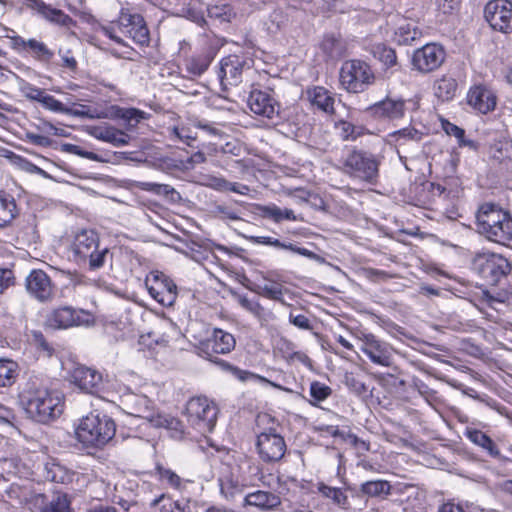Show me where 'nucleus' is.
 I'll return each instance as SVG.
<instances>
[{
	"mask_svg": "<svg viewBox=\"0 0 512 512\" xmlns=\"http://www.w3.org/2000/svg\"><path fill=\"white\" fill-rule=\"evenodd\" d=\"M171 135H173L178 140L185 142L187 145H191L193 141H195L196 136L192 135L189 128L186 127H173L170 129Z\"/></svg>",
	"mask_w": 512,
	"mask_h": 512,
	"instance_id": "obj_57",
	"label": "nucleus"
},
{
	"mask_svg": "<svg viewBox=\"0 0 512 512\" xmlns=\"http://www.w3.org/2000/svg\"><path fill=\"white\" fill-rule=\"evenodd\" d=\"M15 276L11 269L0 268V294L4 293L9 287L14 286Z\"/></svg>",
	"mask_w": 512,
	"mask_h": 512,
	"instance_id": "obj_56",
	"label": "nucleus"
},
{
	"mask_svg": "<svg viewBox=\"0 0 512 512\" xmlns=\"http://www.w3.org/2000/svg\"><path fill=\"white\" fill-rule=\"evenodd\" d=\"M456 90L457 82L452 77L443 76L434 84V94L442 101L451 100L455 96Z\"/></svg>",
	"mask_w": 512,
	"mask_h": 512,
	"instance_id": "obj_37",
	"label": "nucleus"
},
{
	"mask_svg": "<svg viewBox=\"0 0 512 512\" xmlns=\"http://www.w3.org/2000/svg\"><path fill=\"white\" fill-rule=\"evenodd\" d=\"M75 447L94 456L96 454V415L92 412L81 418L75 429Z\"/></svg>",
	"mask_w": 512,
	"mask_h": 512,
	"instance_id": "obj_15",
	"label": "nucleus"
},
{
	"mask_svg": "<svg viewBox=\"0 0 512 512\" xmlns=\"http://www.w3.org/2000/svg\"><path fill=\"white\" fill-rule=\"evenodd\" d=\"M19 397L27 416L41 424L55 421L64 411L63 393L47 388L36 378L26 383Z\"/></svg>",
	"mask_w": 512,
	"mask_h": 512,
	"instance_id": "obj_1",
	"label": "nucleus"
},
{
	"mask_svg": "<svg viewBox=\"0 0 512 512\" xmlns=\"http://www.w3.org/2000/svg\"><path fill=\"white\" fill-rule=\"evenodd\" d=\"M13 48L19 52H29L31 55L41 61H50L54 53L47 45L36 39H24L21 36H14L11 38Z\"/></svg>",
	"mask_w": 512,
	"mask_h": 512,
	"instance_id": "obj_25",
	"label": "nucleus"
},
{
	"mask_svg": "<svg viewBox=\"0 0 512 512\" xmlns=\"http://www.w3.org/2000/svg\"><path fill=\"white\" fill-rule=\"evenodd\" d=\"M464 435L475 445L485 449L488 454L492 457L498 458L500 460H507V458L503 457L500 454L499 449L497 448L494 441L486 435L484 432L467 427L465 429Z\"/></svg>",
	"mask_w": 512,
	"mask_h": 512,
	"instance_id": "obj_31",
	"label": "nucleus"
},
{
	"mask_svg": "<svg viewBox=\"0 0 512 512\" xmlns=\"http://www.w3.org/2000/svg\"><path fill=\"white\" fill-rule=\"evenodd\" d=\"M477 230L488 240L505 244L512 240V218L510 214L494 204H483L476 215Z\"/></svg>",
	"mask_w": 512,
	"mask_h": 512,
	"instance_id": "obj_3",
	"label": "nucleus"
},
{
	"mask_svg": "<svg viewBox=\"0 0 512 512\" xmlns=\"http://www.w3.org/2000/svg\"><path fill=\"white\" fill-rule=\"evenodd\" d=\"M317 489L322 496L331 499L338 507L342 509H348L350 507L348 496L341 488L331 487L324 483H318Z\"/></svg>",
	"mask_w": 512,
	"mask_h": 512,
	"instance_id": "obj_38",
	"label": "nucleus"
},
{
	"mask_svg": "<svg viewBox=\"0 0 512 512\" xmlns=\"http://www.w3.org/2000/svg\"><path fill=\"white\" fill-rule=\"evenodd\" d=\"M467 100L470 106L483 114L493 110L496 105L493 93L483 86L471 88L468 92Z\"/></svg>",
	"mask_w": 512,
	"mask_h": 512,
	"instance_id": "obj_27",
	"label": "nucleus"
},
{
	"mask_svg": "<svg viewBox=\"0 0 512 512\" xmlns=\"http://www.w3.org/2000/svg\"><path fill=\"white\" fill-rule=\"evenodd\" d=\"M124 411L131 416L147 420L151 425L157 417L152 401L145 395L130 393L122 400Z\"/></svg>",
	"mask_w": 512,
	"mask_h": 512,
	"instance_id": "obj_18",
	"label": "nucleus"
},
{
	"mask_svg": "<svg viewBox=\"0 0 512 512\" xmlns=\"http://www.w3.org/2000/svg\"><path fill=\"white\" fill-rule=\"evenodd\" d=\"M157 473L159 475V479L162 482H166L172 488H174L180 492H184L188 486L193 484L192 481L182 479L173 470L168 469V468L158 466Z\"/></svg>",
	"mask_w": 512,
	"mask_h": 512,
	"instance_id": "obj_40",
	"label": "nucleus"
},
{
	"mask_svg": "<svg viewBox=\"0 0 512 512\" xmlns=\"http://www.w3.org/2000/svg\"><path fill=\"white\" fill-rule=\"evenodd\" d=\"M213 58L214 54L212 53V51H206L198 55H195L187 60V71L193 75L199 76L208 69Z\"/></svg>",
	"mask_w": 512,
	"mask_h": 512,
	"instance_id": "obj_36",
	"label": "nucleus"
},
{
	"mask_svg": "<svg viewBox=\"0 0 512 512\" xmlns=\"http://www.w3.org/2000/svg\"><path fill=\"white\" fill-rule=\"evenodd\" d=\"M17 215L15 199L10 194L0 191V228L9 225Z\"/></svg>",
	"mask_w": 512,
	"mask_h": 512,
	"instance_id": "obj_33",
	"label": "nucleus"
},
{
	"mask_svg": "<svg viewBox=\"0 0 512 512\" xmlns=\"http://www.w3.org/2000/svg\"><path fill=\"white\" fill-rule=\"evenodd\" d=\"M472 266L487 285H497L511 269L506 258L490 252L477 254L473 259Z\"/></svg>",
	"mask_w": 512,
	"mask_h": 512,
	"instance_id": "obj_5",
	"label": "nucleus"
},
{
	"mask_svg": "<svg viewBox=\"0 0 512 512\" xmlns=\"http://www.w3.org/2000/svg\"><path fill=\"white\" fill-rule=\"evenodd\" d=\"M160 512H192L190 498H182L181 500H167L160 507Z\"/></svg>",
	"mask_w": 512,
	"mask_h": 512,
	"instance_id": "obj_50",
	"label": "nucleus"
},
{
	"mask_svg": "<svg viewBox=\"0 0 512 512\" xmlns=\"http://www.w3.org/2000/svg\"><path fill=\"white\" fill-rule=\"evenodd\" d=\"M142 189L153 192L158 195L170 196L176 193L175 189L167 184H158L153 182L142 183Z\"/></svg>",
	"mask_w": 512,
	"mask_h": 512,
	"instance_id": "obj_53",
	"label": "nucleus"
},
{
	"mask_svg": "<svg viewBox=\"0 0 512 512\" xmlns=\"http://www.w3.org/2000/svg\"><path fill=\"white\" fill-rule=\"evenodd\" d=\"M397 145L401 146L406 144L407 141L418 142L422 138V133L413 127H406L398 131L393 132L390 135Z\"/></svg>",
	"mask_w": 512,
	"mask_h": 512,
	"instance_id": "obj_47",
	"label": "nucleus"
},
{
	"mask_svg": "<svg viewBox=\"0 0 512 512\" xmlns=\"http://www.w3.org/2000/svg\"><path fill=\"white\" fill-rule=\"evenodd\" d=\"M26 505L31 512H74L68 495L61 492L51 498L42 493L31 495Z\"/></svg>",
	"mask_w": 512,
	"mask_h": 512,
	"instance_id": "obj_13",
	"label": "nucleus"
},
{
	"mask_svg": "<svg viewBox=\"0 0 512 512\" xmlns=\"http://www.w3.org/2000/svg\"><path fill=\"white\" fill-rule=\"evenodd\" d=\"M243 65V61L236 55H230L221 60L218 77L223 89L241 83Z\"/></svg>",
	"mask_w": 512,
	"mask_h": 512,
	"instance_id": "obj_21",
	"label": "nucleus"
},
{
	"mask_svg": "<svg viewBox=\"0 0 512 512\" xmlns=\"http://www.w3.org/2000/svg\"><path fill=\"white\" fill-rule=\"evenodd\" d=\"M186 414L190 425L201 434H206L215 427L218 409L206 397H195L187 402Z\"/></svg>",
	"mask_w": 512,
	"mask_h": 512,
	"instance_id": "obj_6",
	"label": "nucleus"
},
{
	"mask_svg": "<svg viewBox=\"0 0 512 512\" xmlns=\"http://www.w3.org/2000/svg\"><path fill=\"white\" fill-rule=\"evenodd\" d=\"M243 505L255 507L261 511H274L281 505V497L270 491L255 490L246 494Z\"/></svg>",
	"mask_w": 512,
	"mask_h": 512,
	"instance_id": "obj_26",
	"label": "nucleus"
},
{
	"mask_svg": "<svg viewBox=\"0 0 512 512\" xmlns=\"http://www.w3.org/2000/svg\"><path fill=\"white\" fill-rule=\"evenodd\" d=\"M102 95L108 98V101L117 100L119 92L116 85L113 83H106L104 80H98V96Z\"/></svg>",
	"mask_w": 512,
	"mask_h": 512,
	"instance_id": "obj_55",
	"label": "nucleus"
},
{
	"mask_svg": "<svg viewBox=\"0 0 512 512\" xmlns=\"http://www.w3.org/2000/svg\"><path fill=\"white\" fill-rule=\"evenodd\" d=\"M489 155L492 159L498 162L512 160V141H495L489 148Z\"/></svg>",
	"mask_w": 512,
	"mask_h": 512,
	"instance_id": "obj_42",
	"label": "nucleus"
},
{
	"mask_svg": "<svg viewBox=\"0 0 512 512\" xmlns=\"http://www.w3.org/2000/svg\"><path fill=\"white\" fill-rule=\"evenodd\" d=\"M289 321H290V323H292L294 326L298 327L299 329L312 330V328H313L308 317H306L305 315H302V314L294 315L293 313H290Z\"/></svg>",
	"mask_w": 512,
	"mask_h": 512,
	"instance_id": "obj_62",
	"label": "nucleus"
},
{
	"mask_svg": "<svg viewBox=\"0 0 512 512\" xmlns=\"http://www.w3.org/2000/svg\"><path fill=\"white\" fill-rule=\"evenodd\" d=\"M336 128L340 131V135L344 140H355L360 136V127H356L352 123L339 119Z\"/></svg>",
	"mask_w": 512,
	"mask_h": 512,
	"instance_id": "obj_51",
	"label": "nucleus"
},
{
	"mask_svg": "<svg viewBox=\"0 0 512 512\" xmlns=\"http://www.w3.org/2000/svg\"><path fill=\"white\" fill-rule=\"evenodd\" d=\"M148 114L142 110L136 108H120L116 105H109L100 107L98 105V119L109 118V119H122L126 124L127 130H132L144 119Z\"/></svg>",
	"mask_w": 512,
	"mask_h": 512,
	"instance_id": "obj_19",
	"label": "nucleus"
},
{
	"mask_svg": "<svg viewBox=\"0 0 512 512\" xmlns=\"http://www.w3.org/2000/svg\"><path fill=\"white\" fill-rule=\"evenodd\" d=\"M26 138L31 144L36 146L48 147L51 145V140L45 135L27 132Z\"/></svg>",
	"mask_w": 512,
	"mask_h": 512,
	"instance_id": "obj_64",
	"label": "nucleus"
},
{
	"mask_svg": "<svg viewBox=\"0 0 512 512\" xmlns=\"http://www.w3.org/2000/svg\"><path fill=\"white\" fill-rule=\"evenodd\" d=\"M361 351L375 364L389 367L392 364V348L374 335H365L360 347Z\"/></svg>",
	"mask_w": 512,
	"mask_h": 512,
	"instance_id": "obj_16",
	"label": "nucleus"
},
{
	"mask_svg": "<svg viewBox=\"0 0 512 512\" xmlns=\"http://www.w3.org/2000/svg\"><path fill=\"white\" fill-rule=\"evenodd\" d=\"M396 35L401 44H410L421 36V31L412 23H403L397 30Z\"/></svg>",
	"mask_w": 512,
	"mask_h": 512,
	"instance_id": "obj_45",
	"label": "nucleus"
},
{
	"mask_svg": "<svg viewBox=\"0 0 512 512\" xmlns=\"http://www.w3.org/2000/svg\"><path fill=\"white\" fill-rule=\"evenodd\" d=\"M26 4L28 8L37 11L39 15L51 23L67 28L73 24V19L69 15L46 4L43 0H26Z\"/></svg>",
	"mask_w": 512,
	"mask_h": 512,
	"instance_id": "obj_24",
	"label": "nucleus"
},
{
	"mask_svg": "<svg viewBox=\"0 0 512 512\" xmlns=\"http://www.w3.org/2000/svg\"><path fill=\"white\" fill-rule=\"evenodd\" d=\"M235 344L236 341L232 334L225 332L222 329L216 328L214 329L211 338H209L203 344V352L207 355V359L219 365L222 369L231 372V374L240 381L245 382L253 380L256 382L269 384L279 389L281 388L280 385L271 382L263 376L242 370L213 355L230 353L235 348Z\"/></svg>",
	"mask_w": 512,
	"mask_h": 512,
	"instance_id": "obj_2",
	"label": "nucleus"
},
{
	"mask_svg": "<svg viewBox=\"0 0 512 512\" xmlns=\"http://www.w3.org/2000/svg\"><path fill=\"white\" fill-rule=\"evenodd\" d=\"M307 95L313 106L327 114H335V98L327 89L322 86H315L307 90Z\"/></svg>",
	"mask_w": 512,
	"mask_h": 512,
	"instance_id": "obj_30",
	"label": "nucleus"
},
{
	"mask_svg": "<svg viewBox=\"0 0 512 512\" xmlns=\"http://www.w3.org/2000/svg\"><path fill=\"white\" fill-rule=\"evenodd\" d=\"M28 294L39 302H46L53 296V285L50 277L40 269L32 270L25 280Z\"/></svg>",
	"mask_w": 512,
	"mask_h": 512,
	"instance_id": "obj_17",
	"label": "nucleus"
},
{
	"mask_svg": "<svg viewBox=\"0 0 512 512\" xmlns=\"http://www.w3.org/2000/svg\"><path fill=\"white\" fill-rule=\"evenodd\" d=\"M152 426L156 428H166L175 439H181L184 435V425L182 422L167 414L157 413V417Z\"/></svg>",
	"mask_w": 512,
	"mask_h": 512,
	"instance_id": "obj_34",
	"label": "nucleus"
},
{
	"mask_svg": "<svg viewBox=\"0 0 512 512\" xmlns=\"http://www.w3.org/2000/svg\"><path fill=\"white\" fill-rule=\"evenodd\" d=\"M332 393V390L329 386L315 381L311 383L310 386V395L317 401H324L327 399Z\"/></svg>",
	"mask_w": 512,
	"mask_h": 512,
	"instance_id": "obj_52",
	"label": "nucleus"
},
{
	"mask_svg": "<svg viewBox=\"0 0 512 512\" xmlns=\"http://www.w3.org/2000/svg\"><path fill=\"white\" fill-rule=\"evenodd\" d=\"M248 239L250 242H252L254 244L273 246L275 248L289 250L291 252L297 253L299 255H302L304 257H307V258H309L311 260H315V261L322 260V258L318 254L314 253L313 251H310L303 247H298L297 245H295L293 243L280 242L276 238H272V237H268V236H249Z\"/></svg>",
	"mask_w": 512,
	"mask_h": 512,
	"instance_id": "obj_29",
	"label": "nucleus"
},
{
	"mask_svg": "<svg viewBox=\"0 0 512 512\" xmlns=\"http://www.w3.org/2000/svg\"><path fill=\"white\" fill-rule=\"evenodd\" d=\"M72 251L78 265L89 264L91 270L96 268V233L94 230H83L73 242Z\"/></svg>",
	"mask_w": 512,
	"mask_h": 512,
	"instance_id": "obj_12",
	"label": "nucleus"
},
{
	"mask_svg": "<svg viewBox=\"0 0 512 512\" xmlns=\"http://www.w3.org/2000/svg\"><path fill=\"white\" fill-rule=\"evenodd\" d=\"M256 449L263 462L272 463L284 457L287 446L283 436L275 428L269 427L258 433Z\"/></svg>",
	"mask_w": 512,
	"mask_h": 512,
	"instance_id": "obj_9",
	"label": "nucleus"
},
{
	"mask_svg": "<svg viewBox=\"0 0 512 512\" xmlns=\"http://www.w3.org/2000/svg\"><path fill=\"white\" fill-rule=\"evenodd\" d=\"M95 370L83 365H77L71 374L72 382L84 393L94 395Z\"/></svg>",
	"mask_w": 512,
	"mask_h": 512,
	"instance_id": "obj_32",
	"label": "nucleus"
},
{
	"mask_svg": "<svg viewBox=\"0 0 512 512\" xmlns=\"http://www.w3.org/2000/svg\"><path fill=\"white\" fill-rule=\"evenodd\" d=\"M375 119H400L405 113V102L401 99L386 98L367 108Z\"/></svg>",
	"mask_w": 512,
	"mask_h": 512,
	"instance_id": "obj_22",
	"label": "nucleus"
},
{
	"mask_svg": "<svg viewBox=\"0 0 512 512\" xmlns=\"http://www.w3.org/2000/svg\"><path fill=\"white\" fill-rule=\"evenodd\" d=\"M157 287H149L150 295L163 305H172L176 299V285L165 275L155 276Z\"/></svg>",
	"mask_w": 512,
	"mask_h": 512,
	"instance_id": "obj_28",
	"label": "nucleus"
},
{
	"mask_svg": "<svg viewBox=\"0 0 512 512\" xmlns=\"http://www.w3.org/2000/svg\"><path fill=\"white\" fill-rule=\"evenodd\" d=\"M59 55L61 57V66L71 71H75L77 68V61L70 50L64 51L59 49Z\"/></svg>",
	"mask_w": 512,
	"mask_h": 512,
	"instance_id": "obj_61",
	"label": "nucleus"
},
{
	"mask_svg": "<svg viewBox=\"0 0 512 512\" xmlns=\"http://www.w3.org/2000/svg\"><path fill=\"white\" fill-rule=\"evenodd\" d=\"M374 80L375 75L371 67L364 61H346L341 67L340 82L348 92H363Z\"/></svg>",
	"mask_w": 512,
	"mask_h": 512,
	"instance_id": "obj_7",
	"label": "nucleus"
},
{
	"mask_svg": "<svg viewBox=\"0 0 512 512\" xmlns=\"http://www.w3.org/2000/svg\"><path fill=\"white\" fill-rule=\"evenodd\" d=\"M17 362L0 358V387H10L15 382L18 376Z\"/></svg>",
	"mask_w": 512,
	"mask_h": 512,
	"instance_id": "obj_39",
	"label": "nucleus"
},
{
	"mask_svg": "<svg viewBox=\"0 0 512 512\" xmlns=\"http://www.w3.org/2000/svg\"><path fill=\"white\" fill-rule=\"evenodd\" d=\"M39 477L45 481L66 484L72 481L73 473L60 461L52 457H44L38 464Z\"/></svg>",
	"mask_w": 512,
	"mask_h": 512,
	"instance_id": "obj_20",
	"label": "nucleus"
},
{
	"mask_svg": "<svg viewBox=\"0 0 512 512\" xmlns=\"http://www.w3.org/2000/svg\"><path fill=\"white\" fill-rule=\"evenodd\" d=\"M445 60L444 49L435 43L426 44L417 49L413 54L414 67L423 73H428L439 68Z\"/></svg>",
	"mask_w": 512,
	"mask_h": 512,
	"instance_id": "obj_14",
	"label": "nucleus"
},
{
	"mask_svg": "<svg viewBox=\"0 0 512 512\" xmlns=\"http://www.w3.org/2000/svg\"><path fill=\"white\" fill-rule=\"evenodd\" d=\"M247 103L250 110L256 115L272 119L278 114L276 101L268 92L252 90Z\"/></svg>",
	"mask_w": 512,
	"mask_h": 512,
	"instance_id": "obj_23",
	"label": "nucleus"
},
{
	"mask_svg": "<svg viewBox=\"0 0 512 512\" xmlns=\"http://www.w3.org/2000/svg\"><path fill=\"white\" fill-rule=\"evenodd\" d=\"M101 483L105 485L104 487V496L106 499L110 500L113 503H118L123 505L121 502V498L118 497L115 493L116 485L111 483L110 479H102Z\"/></svg>",
	"mask_w": 512,
	"mask_h": 512,
	"instance_id": "obj_60",
	"label": "nucleus"
},
{
	"mask_svg": "<svg viewBox=\"0 0 512 512\" xmlns=\"http://www.w3.org/2000/svg\"><path fill=\"white\" fill-rule=\"evenodd\" d=\"M345 383L352 391L357 394H363L367 391L365 384L352 375L345 376Z\"/></svg>",
	"mask_w": 512,
	"mask_h": 512,
	"instance_id": "obj_63",
	"label": "nucleus"
},
{
	"mask_svg": "<svg viewBox=\"0 0 512 512\" xmlns=\"http://www.w3.org/2000/svg\"><path fill=\"white\" fill-rule=\"evenodd\" d=\"M30 340L33 344L38 346L43 351L51 352L53 349L50 344L47 342L44 337L42 331L40 330H31L29 333Z\"/></svg>",
	"mask_w": 512,
	"mask_h": 512,
	"instance_id": "obj_59",
	"label": "nucleus"
},
{
	"mask_svg": "<svg viewBox=\"0 0 512 512\" xmlns=\"http://www.w3.org/2000/svg\"><path fill=\"white\" fill-rule=\"evenodd\" d=\"M442 128L447 135L454 136L458 140L460 146L474 147V142L472 140H466L465 131L457 125L450 123L449 121H443Z\"/></svg>",
	"mask_w": 512,
	"mask_h": 512,
	"instance_id": "obj_49",
	"label": "nucleus"
},
{
	"mask_svg": "<svg viewBox=\"0 0 512 512\" xmlns=\"http://www.w3.org/2000/svg\"><path fill=\"white\" fill-rule=\"evenodd\" d=\"M381 157L371 152L353 149L343 161V171L350 177L366 182L376 184L379 178V166Z\"/></svg>",
	"mask_w": 512,
	"mask_h": 512,
	"instance_id": "obj_4",
	"label": "nucleus"
},
{
	"mask_svg": "<svg viewBox=\"0 0 512 512\" xmlns=\"http://www.w3.org/2000/svg\"><path fill=\"white\" fill-rule=\"evenodd\" d=\"M257 292L263 297L275 300L283 301L284 288L281 284L270 281L265 278L263 284L257 286Z\"/></svg>",
	"mask_w": 512,
	"mask_h": 512,
	"instance_id": "obj_44",
	"label": "nucleus"
},
{
	"mask_svg": "<svg viewBox=\"0 0 512 512\" xmlns=\"http://www.w3.org/2000/svg\"><path fill=\"white\" fill-rule=\"evenodd\" d=\"M262 212L265 217L271 218L275 222H280L284 219L292 221L296 220L293 210L287 208L281 209L275 205L263 207Z\"/></svg>",
	"mask_w": 512,
	"mask_h": 512,
	"instance_id": "obj_46",
	"label": "nucleus"
},
{
	"mask_svg": "<svg viewBox=\"0 0 512 512\" xmlns=\"http://www.w3.org/2000/svg\"><path fill=\"white\" fill-rule=\"evenodd\" d=\"M20 90L26 98L37 102H40L45 94V91L43 89L38 88L28 82H24L21 85Z\"/></svg>",
	"mask_w": 512,
	"mask_h": 512,
	"instance_id": "obj_54",
	"label": "nucleus"
},
{
	"mask_svg": "<svg viewBox=\"0 0 512 512\" xmlns=\"http://www.w3.org/2000/svg\"><path fill=\"white\" fill-rule=\"evenodd\" d=\"M98 139L119 147L128 144L130 136L122 130L107 126L98 127Z\"/></svg>",
	"mask_w": 512,
	"mask_h": 512,
	"instance_id": "obj_35",
	"label": "nucleus"
},
{
	"mask_svg": "<svg viewBox=\"0 0 512 512\" xmlns=\"http://www.w3.org/2000/svg\"><path fill=\"white\" fill-rule=\"evenodd\" d=\"M210 18L219 20L220 22H230L235 16L233 8L229 4L214 5L208 8Z\"/></svg>",
	"mask_w": 512,
	"mask_h": 512,
	"instance_id": "obj_48",
	"label": "nucleus"
},
{
	"mask_svg": "<svg viewBox=\"0 0 512 512\" xmlns=\"http://www.w3.org/2000/svg\"><path fill=\"white\" fill-rule=\"evenodd\" d=\"M390 490L391 485L389 482L384 480L367 481L364 482L360 487V491L370 497L388 495L390 494Z\"/></svg>",
	"mask_w": 512,
	"mask_h": 512,
	"instance_id": "obj_43",
	"label": "nucleus"
},
{
	"mask_svg": "<svg viewBox=\"0 0 512 512\" xmlns=\"http://www.w3.org/2000/svg\"><path fill=\"white\" fill-rule=\"evenodd\" d=\"M116 433V424L114 420L104 416L98 418V448L113 441Z\"/></svg>",
	"mask_w": 512,
	"mask_h": 512,
	"instance_id": "obj_41",
	"label": "nucleus"
},
{
	"mask_svg": "<svg viewBox=\"0 0 512 512\" xmlns=\"http://www.w3.org/2000/svg\"><path fill=\"white\" fill-rule=\"evenodd\" d=\"M40 103L47 109L53 111V112H65L67 109L65 108L64 104L57 100L54 96L44 94L42 97Z\"/></svg>",
	"mask_w": 512,
	"mask_h": 512,
	"instance_id": "obj_58",
	"label": "nucleus"
},
{
	"mask_svg": "<svg viewBox=\"0 0 512 512\" xmlns=\"http://www.w3.org/2000/svg\"><path fill=\"white\" fill-rule=\"evenodd\" d=\"M94 321L95 317L90 311L62 306L53 309L47 315L45 323L52 329H67L73 326H90Z\"/></svg>",
	"mask_w": 512,
	"mask_h": 512,
	"instance_id": "obj_8",
	"label": "nucleus"
},
{
	"mask_svg": "<svg viewBox=\"0 0 512 512\" xmlns=\"http://www.w3.org/2000/svg\"><path fill=\"white\" fill-rule=\"evenodd\" d=\"M484 17L490 26L499 32H512V2L491 0L484 8Z\"/></svg>",
	"mask_w": 512,
	"mask_h": 512,
	"instance_id": "obj_11",
	"label": "nucleus"
},
{
	"mask_svg": "<svg viewBox=\"0 0 512 512\" xmlns=\"http://www.w3.org/2000/svg\"><path fill=\"white\" fill-rule=\"evenodd\" d=\"M116 26L121 34L132 39L136 44L140 46L149 44L150 33L142 15L122 11Z\"/></svg>",
	"mask_w": 512,
	"mask_h": 512,
	"instance_id": "obj_10",
	"label": "nucleus"
}]
</instances>
